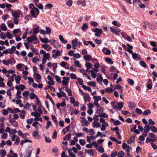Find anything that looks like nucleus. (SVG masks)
<instances>
[{"mask_svg": "<svg viewBox=\"0 0 157 157\" xmlns=\"http://www.w3.org/2000/svg\"><path fill=\"white\" fill-rule=\"evenodd\" d=\"M33 148L31 146H29L26 149L25 155L27 157H30L32 152Z\"/></svg>", "mask_w": 157, "mask_h": 157, "instance_id": "f257e3e1", "label": "nucleus"}, {"mask_svg": "<svg viewBox=\"0 0 157 157\" xmlns=\"http://www.w3.org/2000/svg\"><path fill=\"white\" fill-rule=\"evenodd\" d=\"M92 31L95 32V35L97 37H100L102 32V30L101 29H99L97 28H95L93 29Z\"/></svg>", "mask_w": 157, "mask_h": 157, "instance_id": "f03ea898", "label": "nucleus"}, {"mask_svg": "<svg viewBox=\"0 0 157 157\" xmlns=\"http://www.w3.org/2000/svg\"><path fill=\"white\" fill-rule=\"evenodd\" d=\"M110 29L111 32L116 35H119V33L121 31L118 28L115 27H111Z\"/></svg>", "mask_w": 157, "mask_h": 157, "instance_id": "7ed1b4c3", "label": "nucleus"}, {"mask_svg": "<svg viewBox=\"0 0 157 157\" xmlns=\"http://www.w3.org/2000/svg\"><path fill=\"white\" fill-rule=\"evenodd\" d=\"M63 80L62 82V84L63 85L66 86L68 83V82L70 80L69 77H63Z\"/></svg>", "mask_w": 157, "mask_h": 157, "instance_id": "20e7f679", "label": "nucleus"}, {"mask_svg": "<svg viewBox=\"0 0 157 157\" xmlns=\"http://www.w3.org/2000/svg\"><path fill=\"white\" fill-rule=\"evenodd\" d=\"M37 38L35 35H32L30 37H29L27 38V40L28 41L30 42H32L33 41L36 40Z\"/></svg>", "mask_w": 157, "mask_h": 157, "instance_id": "39448f33", "label": "nucleus"}, {"mask_svg": "<svg viewBox=\"0 0 157 157\" xmlns=\"http://www.w3.org/2000/svg\"><path fill=\"white\" fill-rule=\"evenodd\" d=\"M21 13V12L20 10H18L16 12L15 11H13L12 13V16L14 17V18L16 17H19V16L20 15V13Z\"/></svg>", "mask_w": 157, "mask_h": 157, "instance_id": "423d86ee", "label": "nucleus"}, {"mask_svg": "<svg viewBox=\"0 0 157 157\" xmlns=\"http://www.w3.org/2000/svg\"><path fill=\"white\" fill-rule=\"evenodd\" d=\"M82 94H85V95L84 97V101L85 103H86L87 101L89 102L90 101V98L88 94L82 93Z\"/></svg>", "mask_w": 157, "mask_h": 157, "instance_id": "0eeeda50", "label": "nucleus"}, {"mask_svg": "<svg viewBox=\"0 0 157 157\" xmlns=\"http://www.w3.org/2000/svg\"><path fill=\"white\" fill-rule=\"evenodd\" d=\"M63 101L61 103H58L56 104L57 108L58 109H59L60 107H64L66 105V104L65 102V100L64 99H63Z\"/></svg>", "mask_w": 157, "mask_h": 157, "instance_id": "6e6552de", "label": "nucleus"}, {"mask_svg": "<svg viewBox=\"0 0 157 157\" xmlns=\"http://www.w3.org/2000/svg\"><path fill=\"white\" fill-rule=\"evenodd\" d=\"M58 97L60 98L62 97H66V93L64 92H57L56 93Z\"/></svg>", "mask_w": 157, "mask_h": 157, "instance_id": "1a4fd4ad", "label": "nucleus"}, {"mask_svg": "<svg viewBox=\"0 0 157 157\" xmlns=\"http://www.w3.org/2000/svg\"><path fill=\"white\" fill-rule=\"evenodd\" d=\"M145 24L152 30H155L156 29V28L154 25H152L148 22H146Z\"/></svg>", "mask_w": 157, "mask_h": 157, "instance_id": "9d476101", "label": "nucleus"}, {"mask_svg": "<svg viewBox=\"0 0 157 157\" xmlns=\"http://www.w3.org/2000/svg\"><path fill=\"white\" fill-rule=\"evenodd\" d=\"M102 51L104 54L106 55H109L111 53L110 50L105 47L103 48Z\"/></svg>", "mask_w": 157, "mask_h": 157, "instance_id": "9b49d317", "label": "nucleus"}, {"mask_svg": "<svg viewBox=\"0 0 157 157\" xmlns=\"http://www.w3.org/2000/svg\"><path fill=\"white\" fill-rule=\"evenodd\" d=\"M135 141V136H131L127 141L128 144H130L134 143Z\"/></svg>", "mask_w": 157, "mask_h": 157, "instance_id": "f8f14e48", "label": "nucleus"}, {"mask_svg": "<svg viewBox=\"0 0 157 157\" xmlns=\"http://www.w3.org/2000/svg\"><path fill=\"white\" fill-rule=\"evenodd\" d=\"M39 132L38 131H34L32 133L33 136L36 139H40V136L38 135Z\"/></svg>", "mask_w": 157, "mask_h": 157, "instance_id": "ddd939ff", "label": "nucleus"}, {"mask_svg": "<svg viewBox=\"0 0 157 157\" xmlns=\"http://www.w3.org/2000/svg\"><path fill=\"white\" fill-rule=\"evenodd\" d=\"M81 119V121L83 124V125L87 126L89 124V123L85 118L82 117Z\"/></svg>", "mask_w": 157, "mask_h": 157, "instance_id": "4468645a", "label": "nucleus"}, {"mask_svg": "<svg viewBox=\"0 0 157 157\" xmlns=\"http://www.w3.org/2000/svg\"><path fill=\"white\" fill-rule=\"evenodd\" d=\"M21 79V76L19 75H17L15 77V81L17 84H18L20 83V82Z\"/></svg>", "mask_w": 157, "mask_h": 157, "instance_id": "2eb2a0df", "label": "nucleus"}, {"mask_svg": "<svg viewBox=\"0 0 157 157\" xmlns=\"http://www.w3.org/2000/svg\"><path fill=\"white\" fill-rule=\"evenodd\" d=\"M16 89L17 90H21L23 91L25 88V86L22 85H20L19 86H16Z\"/></svg>", "mask_w": 157, "mask_h": 157, "instance_id": "dca6fc26", "label": "nucleus"}, {"mask_svg": "<svg viewBox=\"0 0 157 157\" xmlns=\"http://www.w3.org/2000/svg\"><path fill=\"white\" fill-rule=\"evenodd\" d=\"M85 151L90 156H93L94 154V153L93 149H90L87 150H85Z\"/></svg>", "mask_w": 157, "mask_h": 157, "instance_id": "f3484780", "label": "nucleus"}, {"mask_svg": "<svg viewBox=\"0 0 157 157\" xmlns=\"http://www.w3.org/2000/svg\"><path fill=\"white\" fill-rule=\"evenodd\" d=\"M40 41L43 43H46L48 42H52V40H48V38H40Z\"/></svg>", "mask_w": 157, "mask_h": 157, "instance_id": "a211bd4d", "label": "nucleus"}, {"mask_svg": "<svg viewBox=\"0 0 157 157\" xmlns=\"http://www.w3.org/2000/svg\"><path fill=\"white\" fill-rule=\"evenodd\" d=\"M101 124L96 121H94L93 122V126L95 128H99L101 127Z\"/></svg>", "mask_w": 157, "mask_h": 157, "instance_id": "6ab92c4d", "label": "nucleus"}, {"mask_svg": "<svg viewBox=\"0 0 157 157\" xmlns=\"http://www.w3.org/2000/svg\"><path fill=\"white\" fill-rule=\"evenodd\" d=\"M6 37L9 39H12L13 37V34H11L9 32H7L6 33Z\"/></svg>", "mask_w": 157, "mask_h": 157, "instance_id": "aec40b11", "label": "nucleus"}, {"mask_svg": "<svg viewBox=\"0 0 157 157\" xmlns=\"http://www.w3.org/2000/svg\"><path fill=\"white\" fill-rule=\"evenodd\" d=\"M109 124L107 123H105L102 124L101 130V131H104L105 129V128L108 126Z\"/></svg>", "mask_w": 157, "mask_h": 157, "instance_id": "412c9836", "label": "nucleus"}, {"mask_svg": "<svg viewBox=\"0 0 157 157\" xmlns=\"http://www.w3.org/2000/svg\"><path fill=\"white\" fill-rule=\"evenodd\" d=\"M59 38L60 40L63 43L66 44L67 43V40H66L64 39L62 35H59Z\"/></svg>", "mask_w": 157, "mask_h": 157, "instance_id": "4be33fe9", "label": "nucleus"}, {"mask_svg": "<svg viewBox=\"0 0 157 157\" xmlns=\"http://www.w3.org/2000/svg\"><path fill=\"white\" fill-rule=\"evenodd\" d=\"M25 112L24 110H23L20 113V118L22 119H24L25 118Z\"/></svg>", "mask_w": 157, "mask_h": 157, "instance_id": "5701e85b", "label": "nucleus"}, {"mask_svg": "<svg viewBox=\"0 0 157 157\" xmlns=\"http://www.w3.org/2000/svg\"><path fill=\"white\" fill-rule=\"evenodd\" d=\"M83 58L85 60L89 61L91 60L92 57L90 55H86L84 56Z\"/></svg>", "mask_w": 157, "mask_h": 157, "instance_id": "b1692460", "label": "nucleus"}, {"mask_svg": "<svg viewBox=\"0 0 157 157\" xmlns=\"http://www.w3.org/2000/svg\"><path fill=\"white\" fill-rule=\"evenodd\" d=\"M10 122L11 124L15 127H17L18 126V123L15 120L10 121Z\"/></svg>", "mask_w": 157, "mask_h": 157, "instance_id": "393cba45", "label": "nucleus"}, {"mask_svg": "<svg viewBox=\"0 0 157 157\" xmlns=\"http://www.w3.org/2000/svg\"><path fill=\"white\" fill-rule=\"evenodd\" d=\"M78 39L75 38V39H74L71 41L72 43L73 46H76L77 45Z\"/></svg>", "mask_w": 157, "mask_h": 157, "instance_id": "a878e982", "label": "nucleus"}, {"mask_svg": "<svg viewBox=\"0 0 157 157\" xmlns=\"http://www.w3.org/2000/svg\"><path fill=\"white\" fill-rule=\"evenodd\" d=\"M30 98L31 99H34L35 98H36L37 100H38V97L33 92L31 93L30 94Z\"/></svg>", "mask_w": 157, "mask_h": 157, "instance_id": "bb28decb", "label": "nucleus"}, {"mask_svg": "<svg viewBox=\"0 0 157 157\" xmlns=\"http://www.w3.org/2000/svg\"><path fill=\"white\" fill-rule=\"evenodd\" d=\"M151 131L154 133L157 132V128L154 126H151L150 127Z\"/></svg>", "mask_w": 157, "mask_h": 157, "instance_id": "cd10ccee", "label": "nucleus"}, {"mask_svg": "<svg viewBox=\"0 0 157 157\" xmlns=\"http://www.w3.org/2000/svg\"><path fill=\"white\" fill-rule=\"evenodd\" d=\"M117 157H124L125 154L123 151H119L117 154Z\"/></svg>", "mask_w": 157, "mask_h": 157, "instance_id": "c85d7f7f", "label": "nucleus"}, {"mask_svg": "<svg viewBox=\"0 0 157 157\" xmlns=\"http://www.w3.org/2000/svg\"><path fill=\"white\" fill-rule=\"evenodd\" d=\"M1 28L2 30L6 31L7 30V27L5 23H2L1 25Z\"/></svg>", "mask_w": 157, "mask_h": 157, "instance_id": "c756f323", "label": "nucleus"}, {"mask_svg": "<svg viewBox=\"0 0 157 157\" xmlns=\"http://www.w3.org/2000/svg\"><path fill=\"white\" fill-rule=\"evenodd\" d=\"M39 31V28L37 27L33 30V35H36Z\"/></svg>", "mask_w": 157, "mask_h": 157, "instance_id": "7c9ffc66", "label": "nucleus"}, {"mask_svg": "<svg viewBox=\"0 0 157 157\" xmlns=\"http://www.w3.org/2000/svg\"><path fill=\"white\" fill-rule=\"evenodd\" d=\"M87 84L89 86L95 87L96 86V83L95 82H90L87 83Z\"/></svg>", "mask_w": 157, "mask_h": 157, "instance_id": "2f4dec72", "label": "nucleus"}, {"mask_svg": "<svg viewBox=\"0 0 157 157\" xmlns=\"http://www.w3.org/2000/svg\"><path fill=\"white\" fill-rule=\"evenodd\" d=\"M86 67L90 69L92 68L93 65L90 63H86L85 64Z\"/></svg>", "mask_w": 157, "mask_h": 157, "instance_id": "473e14b6", "label": "nucleus"}, {"mask_svg": "<svg viewBox=\"0 0 157 157\" xmlns=\"http://www.w3.org/2000/svg\"><path fill=\"white\" fill-rule=\"evenodd\" d=\"M151 113V111L149 109H147L145 110L143 113V114L144 115L147 116Z\"/></svg>", "mask_w": 157, "mask_h": 157, "instance_id": "72a5a7b5", "label": "nucleus"}, {"mask_svg": "<svg viewBox=\"0 0 157 157\" xmlns=\"http://www.w3.org/2000/svg\"><path fill=\"white\" fill-rule=\"evenodd\" d=\"M97 112L98 113H100L103 112V109L100 106H98L97 108Z\"/></svg>", "mask_w": 157, "mask_h": 157, "instance_id": "f704fd0d", "label": "nucleus"}, {"mask_svg": "<svg viewBox=\"0 0 157 157\" xmlns=\"http://www.w3.org/2000/svg\"><path fill=\"white\" fill-rule=\"evenodd\" d=\"M144 132L148 133L149 132L150 127L149 125H146L144 127Z\"/></svg>", "mask_w": 157, "mask_h": 157, "instance_id": "c9c22d12", "label": "nucleus"}, {"mask_svg": "<svg viewBox=\"0 0 157 157\" xmlns=\"http://www.w3.org/2000/svg\"><path fill=\"white\" fill-rule=\"evenodd\" d=\"M20 31V29H16L14 30L13 31V34L14 35V36L16 37L17 36V34Z\"/></svg>", "mask_w": 157, "mask_h": 157, "instance_id": "e433bc0d", "label": "nucleus"}, {"mask_svg": "<svg viewBox=\"0 0 157 157\" xmlns=\"http://www.w3.org/2000/svg\"><path fill=\"white\" fill-rule=\"evenodd\" d=\"M21 92L19 90H17L16 93V95L17 96L16 97V98L17 99L21 98L22 96L21 95Z\"/></svg>", "mask_w": 157, "mask_h": 157, "instance_id": "4c0bfd02", "label": "nucleus"}, {"mask_svg": "<svg viewBox=\"0 0 157 157\" xmlns=\"http://www.w3.org/2000/svg\"><path fill=\"white\" fill-rule=\"evenodd\" d=\"M96 150L101 153H102L104 151L103 147L101 146L99 148H96Z\"/></svg>", "mask_w": 157, "mask_h": 157, "instance_id": "58836bf2", "label": "nucleus"}, {"mask_svg": "<svg viewBox=\"0 0 157 157\" xmlns=\"http://www.w3.org/2000/svg\"><path fill=\"white\" fill-rule=\"evenodd\" d=\"M77 4L78 5L81 4L83 6H84L86 5L84 1L78 0L77 2Z\"/></svg>", "mask_w": 157, "mask_h": 157, "instance_id": "ea45409f", "label": "nucleus"}, {"mask_svg": "<svg viewBox=\"0 0 157 157\" xmlns=\"http://www.w3.org/2000/svg\"><path fill=\"white\" fill-rule=\"evenodd\" d=\"M82 88L85 90H88L89 91H91V88L89 86H86L85 85H83L82 86Z\"/></svg>", "mask_w": 157, "mask_h": 157, "instance_id": "a19ab883", "label": "nucleus"}, {"mask_svg": "<svg viewBox=\"0 0 157 157\" xmlns=\"http://www.w3.org/2000/svg\"><path fill=\"white\" fill-rule=\"evenodd\" d=\"M105 61L109 63L112 64L113 63V62L112 61L111 59L109 58H106L105 59Z\"/></svg>", "mask_w": 157, "mask_h": 157, "instance_id": "79ce46f5", "label": "nucleus"}, {"mask_svg": "<svg viewBox=\"0 0 157 157\" xmlns=\"http://www.w3.org/2000/svg\"><path fill=\"white\" fill-rule=\"evenodd\" d=\"M30 13L32 16L34 18H36L37 17L38 15H36V12L33 10H31L30 11Z\"/></svg>", "mask_w": 157, "mask_h": 157, "instance_id": "37998d69", "label": "nucleus"}, {"mask_svg": "<svg viewBox=\"0 0 157 157\" xmlns=\"http://www.w3.org/2000/svg\"><path fill=\"white\" fill-rule=\"evenodd\" d=\"M124 105L123 102H119L118 104V107L119 110H121V109L123 107Z\"/></svg>", "mask_w": 157, "mask_h": 157, "instance_id": "c03bdc74", "label": "nucleus"}, {"mask_svg": "<svg viewBox=\"0 0 157 157\" xmlns=\"http://www.w3.org/2000/svg\"><path fill=\"white\" fill-rule=\"evenodd\" d=\"M71 136V133L68 134L66 136V137L65 138H63V140H68L70 139Z\"/></svg>", "mask_w": 157, "mask_h": 157, "instance_id": "a18cd8bd", "label": "nucleus"}, {"mask_svg": "<svg viewBox=\"0 0 157 157\" xmlns=\"http://www.w3.org/2000/svg\"><path fill=\"white\" fill-rule=\"evenodd\" d=\"M9 64H12L15 61L14 59L12 57L9 58L8 60H7Z\"/></svg>", "mask_w": 157, "mask_h": 157, "instance_id": "49530a36", "label": "nucleus"}, {"mask_svg": "<svg viewBox=\"0 0 157 157\" xmlns=\"http://www.w3.org/2000/svg\"><path fill=\"white\" fill-rule=\"evenodd\" d=\"M98 116L100 117H103L104 118H107L108 117V115L106 114L105 113H102L101 114H99Z\"/></svg>", "mask_w": 157, "mask_h": 157, "instance_id": "de8ad7c7", "label": "nucleus"}, {"mask_svg": "<svg viewBox=\"0 0 157 157\" xmlns=\"http://www.w3.org/2000/svg\"><path fill=\"white\" fill-rule=\"evenodd\" d=\"M79 143L80 144L82 145H84L86 143V142L83 139H80L79 141Z\"/></svg>", "mask_w": 157, "mask_h": 157, "instance_id": "09e8293b", "label": "nucleus"}, {"mask_svg": "<svg viewBox=\"0 0 157 157\" xmlns=\"http://www.w3.org/2000/svg\"><path fill=\"white\" fill-rule=\"evenodd\" d=\"M90 24L94 27L97 26L98 25V23L96 22L95 21H90Z\"/></svg>", "mask_w": 157, "mask_h": 157, "instance_id": "8fccbe9b", "label": "nucleus"}, {"mask_svg": "<svg viewBox=\"0 0 157 157\" xmlns=\"http://www.w3.org/2000/svg\"><path fill=\"white\" fill-rule=\"evenodd\" d=\"M93 98L95 101H98L101 100V97L100 96H94Z\"/></svg>", "mask_w": 157, "mask_h": 157, "instance_id": "3c124183", "label": "nucleus"}, {"mask_svg": "<svg viewBox=\"0 0 157 157\" xmlns=\"http://www.w3.org/2000/svg\"><path fill=\"white\" fill-rule=\"evenodd\" d=\"M132 58L134 59H136L138 58V57H139V56L136 53H132Z\"/></svg>", "mask_w": 157, "mask_h": 157, "instance_id": "603ef678", "label": "nucleus"}, {"mask_svg": "<svg viewBox=\"0 0 157 157\" xmlns=\"http://www.w3.org/2000/svg\"><path fill=\"white\" fill-rule=\"evenodd\" d=\"M52 44L54 45L55 47L57 46L58 45V43L56 40H52V42H51Z\"/></svg>", "mask_w": 157, "mask_h": 157, "instance_id": "864d4df0", "label": "nucleus"}, {"mask_svg": "<svg viewBox=\"0 0 157 157\" xmlns=\"http://www.w3.org/2000/svg\"><path fill=\"white\" fill-rule=\"evenodd\" d=\"M56 79L58 83H60L61 82V80L59 76L56 75L55 76Z\"/></svg>", "mask_w": 157, "mask_h": 157, "instance_id": "5fc2aeb1", "label": "nucleus"}, {"mask_svg": "<svg viewBox=\"0 0 157 157\" xmlns=\"http://www.w3.org/2000/svg\"><path fill=\"white\" fill-rule=\"evenodd\" d=\"M39 61V59L37 56H35L33 58L32 61L34 63H36L37 61Z\"/></svg>", "mask_w": 157, "mask_h": 157, "instance_id": "6e6d98bb", "label": "nucleus"}, {"mask_svg": "<svg viewBox=\"0 0 157 157\" xmlns=\"http://www.w3.org/2000/svg\"><path fill=\"white\" fill-rule=\"evenodd\" d=\"M111 106L113 107L114 109L116 110L117 109V106L115 105V103L114 101H112L111 102Z\"/></svg>", "mask_w": 157, "mask_h": 157, "instance_id": "4d7b16f0", "label": "nucleus"}, {"mask_svg": "<svg viewBox=\"0 0 157 157\" xmlns=\"http://www.w3.org/2000/svg\"><path fill=\"white\" fill-rule=\"evenodd\" d=\"M88 27V25L86 23H84L82 27V29L83 30H86Z\"/></svg>", "mask_w": 157, "mask_h": 157, "instance_id": "13d9d810", "label": "nucleus"}, {"mask_svg": "<svg viewBox=\"0 0 157 157\" xmlns=\"http://www.w3.org/2000/svg\"><path fill=\"white\" fill-rule=\"evenodd\" d=\"M32 104H29V103L26 104L24 106V109H29L30 107V105Z\"/></svg>", "mask_w": 157, "mask_h": 157, "instance_id": "bf43d9fd", "label": "nucleus"}, {"mask_svg": "<svg viewBox=\"0 0 157 157\" xmlns=\"http://www.w3.org/2000/svg\"><path fill=\"white\" fill-rule=\"evenodd\" d=\"M50 54L49 53H47L44 55V56L43 58H45V59H49L50 58Z\"/></svg>", "mask_w": 157, "mask_h": 157, "instance_id": "052dcab7", "label": "nucleus"}, {"mask_svg": "<svg viewBox=\"0 0 157 157\" xmlns=\"http://www.w3.org/2000/svg\"><path fill=\"white\" fill-rule=\"evenodd\" d=\"M66 3L67 6L70 7L72 5V1L71 0H69L66 2Z\"/></svg>", "mask_w": 157, "mask_h": 157, "instance_id": "680f3d73", "label": "nucleus"}, {"mask_svg": "<svg viewBox=\"0 0 157 157\" xmlns=\"http://www.w3.org/2000/svg\"><path fill=\"white\" fill-rule=\"evenodd\" d=\"M65 91L68 94V95L71 96L72 95L71 90L68 88L66 89Z\"/></svg>", "mask_w": 157, "mask_h": 157, "instance_id": "e2e57ef3", "label": "nucleus"}, {"mask_svg": "<svg viewBox=\"0 0 157 157\" xmlns=\"http://www.w3.org/2000/svg\"><path fill=\"white\" fill-rule=\"evenodd\" d=\"M136 113L140 115L142 113V112L141 110L138 108H137L136 109Z\"/></svg>", "mask_w": 157, "mask_h": 157, "instance_id": "0e129e2a", "label": "nucleus"}, {"mask_svg": "<svg viewBox=\"0 0 157 157\" xmlns=\"http://www.w3.org/2000/svg\"><path fill=\"white\" fill-rule=\"evenodd\" d=\"M0 36L2 40H5L6 39V36L4 33H1Z\"/></svg>", "mask_w": 157, "mask_h": 157, "instance_id": "69168bd1", "label": "nucleus"}, {"mask_svg": "<svg viewBox=\"0 0 157 157\" xmlns=\"http://www.w3.org/2000/svg\"><path fill=\"white\" fill-rule=\"evenodd\" d=\"M127 81L129 84L131 85H134V82L133 80L130 79H128L127 80Z\"/></svg>", "mask_w": 157, "mask_h": 157, "instance_id": "338daca9", "label": "nucleus"}, {"mask_svg": "<svg viewBox=\"0 0 157 157\" xmlns=\"http://www.w3.org/2000/svg\"><path fill=\"white\" fill-rule=\"evenodd\" d=\"M29 93V91H25L22 94L24 97H27Z\"/></svg>", "mask_w": 157, "mask_h": 157, "instance_id": "774afa93", "label": "nucleus"}]
</instances>
